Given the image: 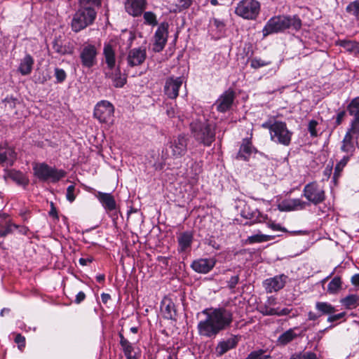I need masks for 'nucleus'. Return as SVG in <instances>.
Masks as SVG:
<instances>
[{"label": "nucleus", "mask_w": 359, "mask_h": 359, "mask_svg": "<svg viewBox=\"0 0 359 359\" xmlns=\"http://www.w3.org/2000/svg\"><path fill=\"white\" fill-rule=\"evenodd\" d=\"M202 313L205 318L198 322L197 329L198 334L203 337L215 339L233 322L232 312L224 307L205 309Z\"/></svg>", "instance_id": "f257e3e1"}, {"label": "nucleus", "mask_w": 359, "mask_h": 359, "mask_svg": "<svg viewBox=\"0 0 359 359\" xmlns=\"http://www.w3.org/2000/svg\"><path fill=\"white\" fill-rule=\"evenodd\" d=\"M191 136L204 147H210L215 140V126L208 120L197 118L190 123Z\"/></svg>", "instance_id": "f03ea898"}, {"label": "nucleus", "mask_w": 359, "mask_h": 359, "mask_svg": "<svg viewBox=\"0 0 359 359\" xmlns=\"http://www.w3.org/2000/svg\"><path fill=\"white\" fill-rule=\"evenodd\" d=\"M301 27L302 21L298 16L279 15L271 18L263 28L262 32L263 35L266 36L286 29L299 30Z\"/></svg>", "instance_id": "7ed1b4c3"}, {"label": "nucleus", "mask_w": 359, "mask_h": 359, "mask_svg": "<svg viewBox=\"0 0 359 359\" xmlns=\"http://www.w3.org/2000/svg\"><path fill=\"white\" fill-rule=\"evenodd\" d=\"M32 169L34 176L43 182L57 183L67 175L64 170L50 166L46 163H34Z\"/></svg>", "instance_id": "20e7f679"}, {"label": "nucleus", "mask_w": 359, "mask_h": 359, "mask_svg": "<svg viewBox=\"0 0 359 359\" xmlns=\"http://www.w3.org/2000/svg\"><path fill=\"white\" fill-rule=\"evenodd\" d=\"M97 17V11L94 8L81 6L73 15L72 20V29L75 32H79L88 26L92 25Z\"/></svg>", "instance_id": "39448f33"}, {"label": "nucleus", "mask_w": 359, "mask_h": 359, "mask_svg": "<svg viewBox=\"0 0 359 359\" xmlns=\"http://www.w3.org/2000/svg\"><path fill=\"white\" fill-rule=\"evenodd\" d=\"M189 139L184 135H179L173 137L162 151L161 158L165 161L170 157L173 158H181L187 151Z\"/></svg>", "instance_id": "423d86ee"}, {"label": "nucleus", "mask_w": 359, "mask_h": 359, "mask_svg": "<svg viewBox=\"0 0 359 359\" xmlns=\"http://www.w3.org/2000/svg\"><path fill=\"white\" fill-rule=\"evenodd\" d=\"M259 11L260 4L257 0H242L235 8V13L246 20H255Z\"/></svg>", "instance_id": "0eeeda50"}, {"label": "nucleus", "mask_w": 359, "mask_h": 359, "mask_svg": "<svg viewBox=\"0 0 359 359\" xmlns=\"http://www.w3.org/2000/svg\"><path fill=\"white\" fill-rule=\"evenodd\" d=\"M272 129L270 134L271 141L284 146L290 144L292 133L287 129L285 122L275 121V126Z\"/></svg>", "instance_id": "6e6552de"}, {"label": "nucleus", "mask_w": 359, "mask_h": 359, "mask_svg": "<svg viewBox=\"0 0 359 359\" xmlns=\"http://www.w3.org/2000/svg\"><path fill=\"white\" fill-rule=\"evenodd\" d=\"M303 196L313 205H318L325 199V191L316 182H312L305 185L303 189Z\"/></svg>", "instance_id": "1a4fd4ad"}, {"label": "nucleus", "mask_w": 359, "mask_h": 359, "mask_svg": "<svg viewBox=\"0 0 359 359\" xmlns=\"http://www.w3.org/2000/svg\"><path fill=\"white\" fill-rule=\"evenodd\" d=\"M114 108L109 101L99 102L94 109V117L100 123H111L113 121Z\"/></svg>", "instance_id": "9d476101"}, {"label": "nucleus", "mask_w": 359, "mask_h": 359, "mask_svg": "<svg viewBox=\"0 0 359 359\" xmlns=\"http://www.w3.org/2000/svg\"><path fill=\"white\" fill-rule=\"evenodd\" d=\"M97 50L95 45L85 43L81 48L79 57L83 67L91 68L97 64Z\"/></svg>", "instance_id": "9b49d317"}, {"label": "nucleus", "mask_w": 359, "mask_h": 359, "mask_svg": "<svg viewBox=\"0 0 359 359\" xmlns=\"http://www.w3.org/2000/svg\"><path fill=\"white\" fill-rule=\"evenodd\" d=\"M168 22H161L158 25L154 36V51L158 53L164 48L168 36Z\"/></svg>", "instance_id": "f8f14e48"}, {"label": "nucleus", "mask_w": 359, "mask_h": 359, "mask_svg": "<svg viewBox=\"0 0 359 359\" xmlns=\"http://www.w3.org/2000/svg\"><path fill=\"white\" fill-rule=\"evenodd\" d=\"M147 57L145 48H134L130 49L127 55V64L129 67L141 65Z\"/></svg>", "instance_id": "ddd939ff"}, {"label": "nucleus", "mask_w": 359, "mask_h": 359, "mask_svg": "<svg viewBox=\"0 0 359 359\" xmlns=\"http://www.w3.org/2000/svg\"><path fill=\"white\" fill-rule=\"evenodd\" d=\"M183 83L182 77L170 76L166 79L164 93L170 99H175L179 95V89Z\"/></svg>", "instance_id": "4468645a"}, {"label": "nucleus", "mask_w": 359, "mask_h": 359, "mask_svg": "<svg viewBox=\"0 0 359 359\" xmlns=\"http://www.w3.org/2000/svg\"><path fill=\"white\" fill-rule=\"evenodd\" d=\"M235 99V93L231 89L226 90L215 103L217 110L224 113L230 109Z\"/></svg>", "instance_id": "2eb2a0df"}, {"label": "nucleus", "mask_w": 359, "mask_h": 359, "mask_svg": "<svg viewBox=\"0 0 359 359\" xmlns=\"http://www.w3.org/2000/svg\"><path fill=\"white\" fill-rule=\"evenodd\" d=\"M214 258H199L192 262L191 268L196 273L206 274L215 266Z\"/></svg>", "instance_id": "dca6fc26"}, {"label": "nucleus", "mask_w": 359, "mask_h": 359, "mask_svg": "<svg viewBox=\"0 0 359 359\" xmlns=\"http://www.w3.org/2000/svg\"><path fill=\"white\" fill-rule=\"evenodd\" d=\"M348 111L353 119L351 122V131L359 135V97L351 100L347 107Z\"/></svg>", "instance_id": "f3484780"}, {"label": "nucleus", "mask_w": 359, "mask_h": 359, "mask_svg": "<svg viewBox=\"0 0 359 359\" xmlns=\"http://www.w3.org/2000/svg\"><path fill=\"white\" fill-rule=\"evenodd\" d=\"M287 278L285 275L282 274L265 280L264 287L266 292L271 293L281 290L285 286Z\"/></svg>", "instance_id": "a211bd4d"}, {"label": "nucleus", "mask_w": 359, "mask_h": 359, "mask_svg": "<svg viewBox=\"0 0 359 359\" xmlns=\"http://www.w3.org/2000/svg\"><path fill=\"white\" fill-rule=\"evenodd\" d=\"M243 217L250 219L252 223H260L264 222L267 219V216L261 213L259 210L251 205H247L245 206L241 212Z\"/></svg>", "instance_id": "6ab92c4d"}, {"label": "nucleus", "mask_w": 359, "mask_h": 359, "mask_svg": "<svg viewBox=\"0 0 359 359\" xmlns=\"http://www.w3.org/2000/svg\"><path fill=\"white\" fill-rule=\"evenodd\" d=\"M257 149L252 145L251 140L245 138L242 141L238 152L236 154V158L238 160H243L248 161L250 159L252 153H256Z\"/></svg>", "instance_id": "aec40b11"}, {"label": "nucleus", "mask_w": 359, "mask_h": 359, "mask_svg": "<svg viewBox=\"0 0 359 359\" xmlns=\"http://www.w3.org/2000/svg\"><path fill=\"white\" fill-rule=\"evenodd\" d=\"M120 62H118V65L116 68H114L112 69H108L105 72V77L111 79L112 81L113 86L116 88H121L126 83V77L124 75H122L120 69Z\"/></svg>", "instance_id": "412c9836"}, {"label": "nucleus", "mask_w": 359, "mask_h": 359, "mask_svg": "<svg viewBox=\"0 0 359 359\" xmlns=\"http://www.w3.org/2000/svg\"><path fill=\"white\" fill-rule=\"evenodd\" d=\"M146 4V0H127L125 3V8L128 14L139 16L145 9Z\"/></svg>", "instance_id": "4be33fe9"}, {"label": "nucleus", "mask_w": 359, "mask_h": 359, "mask_svg": "<svg viewBox=\"0 0 359 359\" xmlns=\"http://www.w3.org/2000/svg\"><path fill=\"white\" fill-rule=\"evenodd\" d=\"M238 342V338L233 336L225 341H219L216 346L215 351L217 356H222L229 350L235 348Z\"/></svg>", "instance_id": "5701e85b"}, {"label": "nucleus", "mask_w": 359, "mask_h": 359, "mask_svg": "<svg viewBox=\"0 0 359 359\" xmlns=\"http://www.w3.org/2000/svg\"><path fill=\"white\" fill-rule=\"evenodd\" d=\"M193 240L192 232L187 231L180 233L177 236L178 251L182 252L188 250L191 246Z\"/></svg>", "instance_id": "b1692460"}, {"label": "nucleus", "mask_w": 359, "mask_h": 359, "mask_svg": "<svg viewBox=\"0 0 359 359\" xmlns=\"http://www.w3.org/2000/svg\"><path fill=\"white\" fill-rule=\"evenodd\" d=\"M96 197L107 211H113L116 209V203L111 194L99 191Z\"/></svg>", "instance_id": "393cba45"}, {"label": "nucleus", "mask_w": 359, "mask_h": 359, "mask_svg": "<svg viewBox=\"0 0 359 359\" xmlns=\"http://www.w3.org/2000/svg\"><path fill=\"white\" fill-rule=\"evenodd\" d=\"M298 330L297 327L290 328L287 331L282 333L277 339L278 345L286 346L297 337L301 335V333L297 334L295 331Z\"/></svg>", "instance_id": "a878e982"}, {"label": "nucleus", "mask_w": 359, "mask_h": 359, "mask_svg": "<svg viewBox=\"0 0 359 359\" xmlns=\"http://www.w3.org/2000/svg\"><path fill=\"white\" fill-rule=\"evenodd\" d=\"M103 55L108 69H112L116 66L115 50L109 43H105L103 48Z\"/></svg>", "instance_id": "bb28decb"}, {"label": "nucleus", "mask_w": 359, "mask_h": 359, "mask_svg": "<svg viewBox=\"0 0 359 359\" xmlns=\"http://www.w3.org/2000/svg\"><path fill=\"white\" fill-rule=\"evenodd\" d=\"M18 228V225L11 223L7 215H0V237H5Z\"/></svg>", "instance_id": "cd10ccee"}, {"label": "nucleus", "mask_w": 359, "mask_h": 359, "mask_svg": "<svg viewBox=\"0 0 359 359\" xmlns=\"http://www.w3.org/2000/svg\"><path fill=\"white\" fill-rule=\"evenodd\" d=\"M34 60L29 54H26L25 56L20 60L18 72L23 76L29 75L33 68Z\"/></svg>", "instance_id": "c85d7f7f"}, {"label": "nucleus", "mask_w": 359, "mask_h": 359, "mask_svg": "<svg viewBox=\"0 0 359 359\" xmlns=\"http://www.w3.org/2000/svg\"><path fill=\"white\" fill-rule=\"evenodd\" d=\"M15 159V151L11 147L0 145V165H12Z\"/></svg>", "instance_id": "c756f323"}, {"label": "nucleus", "mask_w": 359, "mask_h": 359, "mask_svg": "<svg viewBox=\"0 0 359 359\" xmlns=\"http://www.w3.org/2000/svg\"><path fill=\"white\" fill-rule=\"evenodd\" d=\"M53 50L60 55H71L73 53L74 48L70 43L63 44L60 39H55L53 41Z\"/></svg>", "instance_id": "7c9ffc66"}, {"label": "nucleus", "mask_w": 359, "mask_h": 359, "mask_svg": "<svg viewBox=\"0 0 359 359\" xmlns=\"http://www.w3.org/2000/svg\"><path fill=\"white\" fill-rule=\"evenodd\" d=\"M352 134L354 135L353 132L351 131L350 127L346 134L345 135V137L343 140V144L341 146V150L350 154H351L355 149Z\"/></svg>", "instance_id": "2f4dec72"}, {"label": "nucleus", "mask_w": 359, "mask_h": 359, "mask_svg": "<svg viewBox=\"0 0 359 359\" xmlns=\"http://www.w3.org/2000/svg\"><path fill=\"white\" fill-rule=\"evenodd\" d=\"M306 202L299 198H294L283 203V210L292 211L295 210H303L306 207Z\"/></svg>", "instance_id": "473e14b6"}, {"label": "nucleus", "mask_w": 359, "mask_h": 359, "mask_svg": "<svg viewBox=\"0 0 359 359\" xmlns=\"http://www.w3.org/2000/svg\"><path fill=\"white\" fill-rule=\"evenodd\" d=\"M316 309L322 315H328L334 313L335 308L327 302H318L316 303Z\"/></svg>", "instance_id": "72a5a7b5"}, {"label": "nucleus", "mask_w": 359, "mask_h": 359, "mask_svg": "<svg viewBox=\"0 0 359 359\" xmlns=\"http://www.w3.org/2000/svg\"><path fill=\"white\" fill-rule=\"evenodd\" d=\"M346 12L353 16L356 21H359V0H355L348 4Z\"/></svg>", "instance_id": "f704fd0d"}, {"label": "nucleus", "mask_w": 359, "mask_h": 359, "mask_svg": "<svg viewBox=\"0 0 359 359\" xmlns=\"http://www.w3.org/2000/svg\"><path fill=\"white\" fill-rule=\"evenodd\" d=\"M275 238V236H269L265 234H255L248 238L247 241L250 244L255 243H262L271 241Z\"/></svg>", "instance_id": "c9c22d12"}, {"label": "nucleus", "mask_w": 359, "mask_h": 359, "mask_svg": "<svg viewBox=\"0 0 359 359\" xmlns=\"http://www.w3.org/2000/svg\"><path fill=\"white\" fill-rule=\"evenodd\" d=\"M11 180L20 185H27L28 180L25 176L20 172L13 171L9 175Z\"/></svg>", "instance_id": "e433bc0d"}, {"label": "nucleus", "mask_w": 359, "mask_h": 359, "mask_svg": "<svg viewBox=\"0 0 359 359\" xmlns=\"http://www.w3.org/2000/svg\"><path fill=\"white\" fill-rule=\"evenodd\" d=\"M341 287V280L339 277H334L327 285V292L331 294H334Z\"/></svg>", "instance_id": "4c0bfd02"}, {"label": "nucleus", "mask_w": 359, "mask_h": 359, "mask_svg": "<svg viewBox=\"0 0 359 359\" xmlns=\"http://www.w3.org/2000/svg\"><path fill=\"white\" fill-rule=\"evenodd\" d=\"M164 317L167 319H175L177 316L175 306L173 302H169L163 311Z\"/></svg>", "instance_id": "58836bf2"}, {"label": "nucleus", "mask_w": 359, "mask_h": 359, "mask_svg": "<svg viewBox=\"0 0 359 359\" xmlns=\"http://www.w3.org/2000/svg\"><path fill=\"white\" fill-rule=\"evenodd\" d=\"M121 346L127 359H134L136 358L135 353L134 352V348L129 341Z\"/></svg>", "instance_id": "ea45409f"}, {"label": "nucleus", "mask_w": 359, "mask_h": 359, "mask_svg": "<svg viewBox=\"0 0 359 359\" xmlns=\"http://www.w3.org/2000/svg\"><path fill=\"white\" fill-rule=\"evenodd\" d=\"M270 355L266 353V350L258 349L252 351L245 359H268Z\"/></svg>", "instance_id": "a19ab883"}, {"label": "nucleus", "mask_w": 359, "mask_h": 359, "mask_svg": "<svg viewBox=\"0 0 359 359\" xmlns=\"http://www.w3.org/2000/svg\"><path fill=\"white\" fill-rule=\"evenodd\" d=\"M144 24L154 27L158 25L156 15L151 11L144 12L143 14Z\"/></svg>", "instance_id": "79ce46f5"}, {"label": "nucleus", "mask_w": 359, "mask_h": 359, "mask_svg": "<svg viewBox=\"0 0 359 359\" xmlns=\"http://www.w3.org/2000/svg\"><path fill=\"white\" fill-rule=\"evenodd\" d=\"M290 359H318L315 353L311 351L295 353Z\"/></svg>", "instance_id": "37998d69"}, {"label": "nucleus", "mask_w": 359, "mask_h": 359, "mask_svg": "<svg viewBox=\"0 0 359 359\" xmlns=\"http://www.w3.org/2000/svg\"><path fill=\"white\" fill-rule=\"evenodd\" d=\"M343 304L348 307H355L359 304V297L355 294L348 295L344 299Z\"/></svg>", "instance_id": "c03bdc74"}, {"label": "nucleus", "mask_w": 359, "mask_h": 359, "mask_svg": "<svg viewBox=\"0 0 359 359\" xmlns=\"http://www.w3.org/2000/svg\"><path fill=\"white\" fill-rule=\"evenodd\" d=\"M271 64V61H266L261 58L255 57L250 60V67L253 69H259Z\"/></svg>", "instance_id": "a18cd8bd"}, {"label": "nucleus", "mask_w": 359, "mask_h": 359, "mask_svg": "<svg viewBox=\"0 0 359 359\" xmlns=\"http://www.w3.org/2000/svg\"><path fill=\"white\" fill-rule=\"evenodd\" d=\"M340 46L344 48L346 50L352 52L358 48V43L355 41L348 40H341L339 41Z\"/></svg>", "instance_id": "49530a36"}, {"label": "nucleus", "mask_w": 359, "mask_h": 359, "mask_svg": "<svg viewBox=\"0 0 359 359\" xmlns=\"http://www.w3.org/2000/svg\"><path fill=\"white\" fill-rule=\"evenodd\" d=\"M80 6L94 8L96 10L101 6V0H80Z\"/></svg>", "instance_id": "de8ad7c7"}, {"label": "nucleus", "mask_w": 359, "mask_h": 359, "mask_svg": "<svg viewBox=\"0 0 359 359\" xmlns=\"http://www.w3.org/2000/svg\"><path fill=\"white\" fill-rule=\"evenodd\" d=\"M55 76L56 79V83H61L65 81L67 74L64 69L56 67L55 68Z\"/></svg>", "instance_id": "09e8293b"}, {"label": "nucleus", "mask_w": 359, "mask_h": 359, "mask_svg": "<svg viewBox=\"0 0 359 359\" xmlns=\"http://www.w3.org/2000/svg\"><path fill=\"white\" fill-rule=\"evenodd\" d=\"M349 160V156H345L336 165L334 168V175H339L343 170L345 165L347 164Z\"/></svg>", "instance_id": "8fccbe9b"}, {"label": "nucleus", "mask_w": 359, "mask_h": 359, "mask_svg": "<svg viewBox=\"0 0 359 359\" xmlns=\"http://www.w3.org/2000/svg\"><path fill=\"white\" fill-rule=\"evenodd\" d=\"M276 309L271 308L269 305L265 304L260 306L259 311L264 316H276Z\"/></svg>", "instance_id": "3c124183"}, {"label": "nucleus", "mask_w": 359, "mask_h": 359, "mask_svg": "<svg viewBox=\"0 0 359 359\" xmlns=\"http://www.w3.org/2000/svg\"><path fill=\"white\" fill-rule=\"evenodd\" d=\"M210 24L215 26L219 32L223 31L226 25L223 20L215 18H212L210 20Z\"/></svg>", "instance_id": "603ef678"}, {"label": "nucleus", "mask_w": 359, "mask_h": 359, "mask_svg": "<svg viewBox=\"0 0 359 359\" xmlns=\"http://www.w3.org/2000/svg\"><path fill=\"white\" fill-rule=\"evenodd\" d=\"M318 123L316 120H311L308 125V130L311 137H315L318 135V133L316 130V126Z\"/></svg>", "instance_id": "864d4df0"}, {"label": "nucleus", "mask_w": 359, "mask_h": 359, "mask_svg": "<svg viewBox=\"0 0 359 359\" xmlns=\"http://www.w3.org/2000/svg\"><path fill=\"white\" fill-rule=\"evenodd\" d=\"M66 198L70 203L73 202L76 198L75 186L70 185L67 189Z\"/></svg>", "instance_id": "5fc2aeb1"}, {"label": "nucleus", "mask_w": 359, "mask_h": 359, "mask_svg": "<svg viewBox=\"0 0 359 359\" xmlns=\"http://www.w3.org/2000/svg\"><path fill=\"white\" fill-rule=\"evenodd\" d=\"M346 315L345 312H341L337 314H330L327 318V322L329 323H334L335 321L340 320L341 319L344 318Z\"/></svg>", "instance_id": "6e6d98bb"}, {"label": "nucleus", "mask_w": 359, "mask_h": 359, "mask_svg": "<svg viewBox=\"0 0 359 359\" xmlns=\"http://www.w3.org/2000/svg\"><path fill=\"white\" fill-rule=\"evenodd\" d=\"M15 342L18 344V348L21 349L22 347L25 346V338L21 334H16L15 339Z\"/></svg>", "instance_id": "4d7b16f0"}, {"label": "nucleus", "mask_w": 359, "mask_h": 359, "mask_svg": "<svg viewBox=\"0 0 359 359\" xmlns=\"http://www.w3.org/2000/svg\"><path fill=\"white\" fill-rule=\"evenodd\" d=\"M333 327H334V325H330L329 327H327L325 328L324 330H321L318 331V332L316 334V335H315V337H314V339H314V341H317V342H319V341L322 339V338L323 337V335H324L325 332L327 330H328L329 329L332 328Z\"/></svg>", "instance_id": "13d9d810"}, {"label": "nucleus", "mask_w": 359, "mask_h": 359, "mask_svg": "<svg viewBox=\"0 0 359 359\" xmlns=\"http://www.w3.org/2000/svg\"><path fill=\"white\" fill-rule=\"evenodd\" d=\"M239 276L238 275L231 276L229 280L227 282L228 287L230 289H234L236 285L238 283Z\"/></svg>", "instance_id": "bf43d9fd"}, {"label": "nucleus", "mask_w": 359, "mask_h": 359, "mask_svg": "<svg viewBox=\"0 0 359 359\" xmlns=\"http://www.w3.org/2000/svg\"><path fill=\"white\" fill-rule=\"evenodd\" d=\"M193 0H177L178 6L181 8H188L192 4Z\"/></svg>", "instance_id": "052dcab7"}, {"label": "nucleus", "mask_w": 359, "mask_h": 359, "mask_svg": "<svg viewBox=\"0 0 359 359\" xmlns=\"http://www.w3.org/2000/svg\"><path fill=\"white\" fill-rule=\"evenodd\" d=\"M86 299V294L80 291L78 292V294L76 295V298L74 299V303L76 304H81L82 302H83Z\"/></svg>", "instance_id": "680f3d73"}, {"label": "nucleus", "mask_w": 359, "mask_h": 359, "mask_svg": "<svg viewBox=\"0 0 359 359\" xmlns=\"http://www.w3.org/2000/svg\"><path fill=\"white\" fill-rule=\"evenodd\" d=\"M276 316H287L290 313V309L287 308H284L282 309H276Z\"/></svg>", "instance_id": "e2e57ef3"}, {"label": "nucleus", "mask_w": 359, "mask_h": 359, "mask_svg": "<svg viewBox=\"0 0 359 359\" xmlns=\"http://www.w3.org/2000/svg\"><path fill=\"white\" fill-rule=\"evenodd\" d=\"M346 112L344 111H339L336 116V126H339L341 123L342 120L344 119L345 116Z\"/></svg>", "instance_id": "0e129e2a"}, {"label": "nucleus", "mask_w": 359, "mask_h": 359, "mask_svg": "<svg viewBox=\"0 0 359 359\" xmlns=\"http://www.w3.org/2000/svg\"><path fill=\"white\" fill-rule=\"evenodd\" d=\"M93 258L92 257H89L87 258L81 257L79 259V264L82 266H86L88 264L93 262Z\"/></svg>", "instance_id": "69168bd1"}, {"label": "nucleus", "mask_w": 359, "mask_h": 359, "mask_svg": "<svg viewBox=\"0 0 359 359\" xmlns=\"http://www.w3.org/2000/svg\"><path fill=\"white\" fill-rule=\"evenodd\" d=\"M275 126V121L273 123H271V121H266L262 124V127L265 129L269 130V133L271 134L272 132V128Z\"/></svg>", "instance_id": "338daca9"}, {"label": "nucleus", "mask_w": 359, "mask_h": 359, "mask_svg": "<svg viewBox=\"0 0 359 359\" xmlns=\"http://www.w3.org/2000/svg\"><path fill=\"white\" fill-rule=\"evenodd\" d=\"M351 283L355 287H359V273H356L351 277Z\"/></svg>", "instance_id": "774afa93"}]
</instances>
